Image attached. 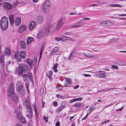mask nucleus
I'll return each instance as SVG.
<instances>
[{"mask_svg": "<svg viewBox=\"0 0 126 126\" xmlns=\"http://www.w3.org/2000/svg\"><path fill=\"white\" fill-rule=\"evenodd\" d=\"M23 116L22 113L20 112H18L17 114V118L18 120H20V118Z\"/></svg>", "mask_w": 126, "mask_h": 126, "instance_id": "473e14b6", "label": "nucleus"}, {"mask_svg": "<svg viewBox=\"0 0 126 126\" xmlns=\"http://www.w3.org/2000/svg\"><path fill=\"white\" fill-rule=\"evenodd\" d=\"M39 0H32L34 2H37L39 1Z\"/></svg>", "mask_w": 126, "mask_h": 126, "instance_id": "774afa93", "label": "nucleus"}, {"mask_svg": "<svg viewBox=\"0 0 126 126\" xmlns=\"http://www.w3.org/2000/svg\"><path fill=\"white\" fill-rule=\"evenodd\" d=\"M20 45L22 48H24L26 46L25 42L23 41H21L20 42Z\"/></svg>", "mask_w": 126, "mask_h": 126, "instance_id": "c756f323", "label": "nucleus"}, {"mask_svg": "<svg viewBox=\"0 0 126 126\" xmlns=\"http://www.w3.org/2000/svg\"><path fill=\"white\" fill-rule=\"evenodd\" d=\"M81 103L80 102L79 103H77L75 104L74 106L77 107H79L81 106Z\"/></svg>", "mask_w": 126, "mask_h": 126, "instance_id": "f704fd0d", "label": "nucleus"}, {"mask_svg": "<svg viewBox=\"0 0 126 126\" xmlns=\"http://www.w3.org/2000/svg\"><path fill=\"white\" fill-rule=\"evenodd\" d=\"M99 77L100 78H105L106 75L105 72L103 71H100L99 72Z\"/></svg>", "mask_w": 126, "mask_h": 126, "instance_id": "dca6fc26", "label": "nucleus"}, {"mask_svg": "<svg viewBox=\"0 0 126 126\" xmlns=\"http://www.w3.org/2000/svg\"><path fill=\"white\" fill-rule=\"evenodd\" d=\"M44 19V18L43 16L39 15L37 16L36 17V21L38 23L41 24L43 23Z\"/></svg>", "mask_w": 126, "mask_h": 126, "instance_id": "1a4fd4ad", "label": "nucleus"}, {"mask_svg": "<svg viewBox=\"0 0 126 126\" xmlns=\"http://www.w3.org/2000/svg\"><path fill=\"white\" fill-rule=\"evenodd\" d=\"M0 63L2 66H3L4 64V57L3 55H2L0 57Z\"/></svg>", "mask_w": 126, "mask_h": 126, "instance_id": "bb28decb", "label": "nucleus"}, {"mask_svg": "<svg viewBox=\"0 0 126 126\" xmlns=\"http://www.w3.org/2000/svg\"><path fill=\"white\" fill-rule=\"evenodd\" d=\"M83 76H85V77H90V75L89 74H83Z\"/></svg>", "mask_w": 126, "mask_h": 126, "instance_id": "603ef678", "label": "nucleus"}, {"mask_svg": "<svg viewBox=\"0 0 126 126\" xmlns=\"http://www.w3.org/2000/svg\"><path fill=\"white\" fill-rule=\"evenodd\" d=\"M63 87H64L63 86L60 87H58V88L59 89H62L63 88Z\"/></svg>", "mask_w": 126, "mask_h": 126, "instance_id": "69168bd1", "label": "nucleus"}, {"mask_svg": "<svg viewBox=\"0 0 126 126\" xmlns=\"http://www.w3.org/2000/svg\"><path fill=\"white\" fill-rule=\"evenodd\" d=\"M20 120H19V121L21 123H24L26 122V120L24 117L22 116L20 118Z\"/></svg>", "mask_w": 126, "mask_h": 126, "instance_id": "2f4dec72", "label": "nucleus"}, {"mask_svg": "<svg viewBox=\"0 0 126 126\" xmlns=\"http://www.w3.org/2000/svg\"><path fill=\"white\" fill-rule=\"evenodd\" d=\"M21 23V19L19 17H17L15 21V23L16 25L18 26Z\"/></svg>", "mask_w": 126, "mask_h": 126, "instance_id": "aec40b11", "label": "nucleus"}, {"mask_svg": "<svg viewBox=\"0 0 126 126\" xmlns=\"http://www.w3.org/2000/svg\"><path fill=\"white\" fill-rule=\"evenodd\" d=\"M56 96L58 98H62L63 96L59 94L56 95Z\"/></svg>", "mask_w": 126, "mask_h": 126, "instance_id": "a18cd8bd", "label": "nucleus"}, {"mask_svg": "<svg viewBox=\"0 0 126 126\" xmlns=\"http://www.w3.org/2000/svg\"><path fill=\"white\" fill-rule=\"evenodd\" d=\"M75 99H76V101H81L82 99V98L81 97H80L78 98H76Z\"/></svg>", "mask_w": 126, "mask_h": 126, "instance_id": "49530a36", "label": "nucleus"}, {"mask_svg": "<svg viewBox=\"0 0 126 126\" xmlns=\"http://www.w3.org/2000/svg\"><path fill=\"white\" fill-rule=\"evenodd\" d=\"M4 7L7 10H10L11 9L12 6L10 4V3L5 2L3 4Z\"/></svg>", "mask_w": 126, "mask_h": 126, "instance_id": "9d476101", "label": "nucleus"}, {"mask_svg": "<svg viewBox=\"0 0 126 126\" xmlns=\"http://www.w3.org/2000/svg\"><path fill=\"white\" fill-rule=\"evenodd\" d=\"M109 121H110L109 120H107L106 121H104L103 122H102V123H101V124L103 125V124H105L107 123L108 122H109Z\"/></svg>", "mask_w": 126, "mask_h": 126, "instance_id": "c03bdc74", "label": "nucleus"}, {"mask_svg": "<svg viewBox=\"0 0 126 126\" xmlns=\"http://www.w3.org/2000/svg\"><path fill=\"white\" fill-rule=\"evenodd\" d=\"M34 40L33 38L31 37H29L27 38V42L28 44H30Z\"/></svg>", "mask_w": 126, "mask_h": 126, "instance_id": "b1692460", "label": "nucleus"}, {"mask_svg": "<svg viewBox=\"0 0 126 126\" xmlns=\"http://www.w3.org/2000/svg\"><path fill=\"white\" fill-rule=\"evenodd\" d=\"M17 85V84H16ZM23 88V86L22 85H17L16 88V90L18 91H19Z\"/></svg>", "mask_w": 126, "mask_h": 126, "instance_id": "cd10ccee", "label": "nucleus"}, {"mask_svg": "<svg viewBox=\"0 0 126 126\" xmlns=\"http://www.w3.org/2000/svg\"><path fill=\"white\" fill-rule=\"evenodd\" d=\"M110 40H111V41H110V42H115L116 41V39H110Z\"/></svg>", "mask_w": 126, "mask_h": 126, "instance_id": "3c124183", "label": "nucleus"}, {"mask_svg": "<svg viewBox=\"0 0 126 126\" xmlns=\"http://www.w3.org/2000/svg\"><path fill=\"white\" fill-rule=\"evenodd\" d=\"M21 65H20L18 68H16V70L18 71V72L19 74L21 75L22 74L23 71L22 68L21 66Z\"/></svg>", "mask_w": 126, "mask_h": 126, "instance_id": "a211bd4d", "label": "nucleus"}, {"mask_svg": "<svg viewBox=\"0 0 126 126\" xmlns=\"http://www.w3.org/2000/svg\"><path fill=\"white\" fill-rule=\"evenodd\" d=\"M118 16H126V14H122L120 15H118Z\"/></svg>", "mask_w": 126, "mask_h": 126, "instance_id": "0e129e2a", "label": "nucleus"}, {"mask_svg": "<svg viewBox=\"0 0 126 126\" xmlns=\"http://www.w3.org/2000/svg\"><path fill=\"white\" fill-rule=\"evenodd\" d=\"M64 22L62 19L58 21L57 24L54 23L48 26V31L53 33L56 30L58 31L63 25Z\"/></svg>", "mask_w": 126, "mask_h": 126, "instance_id": "f257e3e1", "label": "nucleus"}, {"mask_svg": "<svg viewBox=\"0 0 126 126\" xmlns=\"http://www.w3.org/2000/svg\"><path fill=\"white\" fill-rule=\"evenodd\" d=\"M58 49V47H55L54 49L52 50L51 53L50 54V55H52L54 54L56 52Z\"/></svg>", "mask_w": 126, "mask_h": 126, "instance_id": "a878e982", "label": "nucleus"}, {"mask_svg": "<svg viewBox=\"0 0 126 126\" xmlns=\"http://www.w3.org/2000/svg\"><path fill=\"white\" fill-rule=\"evenodd\" d=\"M27 62L28 64L31 67L32 66L33 63V61H32L28 59L27 60Z\"/></svg>", "mask_w": 126, "mask_h": 126, "instance_id": "7c9ffc66", "label": "nucleus"}, {"mask_svg": "<svg viewBox=\"0 0 126 126\" xmlns=\"http://www.w3.org/2000/svg\"><path fill=\"white\" fill-rule=\"evenodd\" d=\"M81 26V25H78L77 26L76 25V24H74L71 27V28H77L78 27H80Z\"/></svg>", "mask_w": 126, "mask_h": 126, "instance_id": "e433bc0d", "label": "nucleus"}, {"mask_svg": "<svg viewBox=\"0 0 126 126\" xmlns=\"http://www.w3.org/2000/svg\"><path fill=\"white\" fill-rule=\"evenodd\" d=\"M111 5L112 6L116 7H122V5L119 4H112Z\"/></svg>", "mask_w": 126, "mask_h": 126, "instance_id": "c9c22d12", "label": "nucleus"}, {"mask_svg": "<svg viewBox=\"0 0 126 126\" xmlns=\"http://www.w3.org/2000/svg\"><path fill=\"white\" fill-rule=\"evenodd\" d=\"M22 78H28V75L26 74H23L22 75Z\"/></svg>", "mask_w": 126, "mask_h": 126, "instance_id": "de8ad7c7", "label": "nucleus"}, {"mask_svg": "<svg viewBox=\"0 0 126 126\" xmlns=\"http://www.w3.org/2000/svg\"><path fill=\"white\" fill-rule=\"evenodd\" d=\"M26 25H22L19 28L18 31L20 33L23 32L26 29Z\"/></svg>", "mask_w": 126, "mask_h": 126, "instance_id": "2eb2a0df", "label": "nucleus"}, {"mask_svg": "<svg viewBox=\"0 0 126 126\" xmlns=\"http://www.w3.org/2000/svg\"><path fill=\"white\" fill-rule=\"evenodd\" d=\"M72 83L71 79H66L65 82L64 84V87H67L70 86V85Z\"/></svg>", "mask_w": 126, "mask_h": 126, "instance_id": "ddd939ff", "label": "nucleus"}, {"mask_svg": "<svg viewBox=\"0 0 126 126\" xmlns=\"http://www.w3.org/2000/svg\"><path fill=\"white\" fill-rule=\"evenodd\" d=\"M123 107H122V108H120L119 109L116 110L117 111H121L122 110V109H123Z\"/></svg>", "mask_w": 126, "mask_h": 126, "instance_id": "052dcab7", "label": "nucleus"}, {"mask_svg": "<svg viewBox=\"0 0 126 126\" xmlns=\"http://www.w3.org/2000/svg\"><path fill=\"white\" fill-rule=\"evenodd\" d=\"M64 34L65 35H68L69 36H70L72 35V34L70 32H66L64 33Z\"/></svg>", "mask_w": 126, "mask_h": 126, "instance_id": "09e8293b", "label": "nucleus"}, {"mask_svg": "<svg viewBox=\"0 0 126 126\" xmlns=\"http://www.w3.org/2000/svg\"><path fill=\"white\" fill-rule=\"evenodd\" d=\"M116 64L120 66H123L125 65V63L124 62L122 61H119L118 62L116 63Z\"/></svg>", "mask_w": 126, "mask_h": 126, "instance_id": "c85d7f7f", "label": "nucleus"}, {"mask_svg": "<svg viewBox=\"0 0 126 126\" xmlns=\"http://www.w3.org/2000/svg\"><path fill=\"white\" fill-rule=\"evenodd\" d=\"M48 27L47 28H45L43 29L42 30L40 31L39 32L37 35V38L40 39L42 38L43 36L45 35L46 33H52V32H48Z\"/></svg>", "mask_w": 126, "mask_h": 126, "instance_id": "39448f33", "label": "nucleus"}, {"mask_svg": "<svg viewBox=\"0 0 126 126\" xmlns=\"http://www.w3.org/2000/svg\"><path fill=\"white\" fill-rule=\"evenodd\" d=\"M5 54L6 56L8 57L10 55L11 50L8 48H6L4 50Z\"/></svg>", "mask_w": 126, "mask_h": 126, "instance_id": "412c9836", "label": "nucleus"}, {"mask_svg": "<svg viewBox=\"0 0 126 126\" xmlns=\"http://www.w3.org/2000/svg\"><path fill=\"white\" fill-rule=\"evenodd\" d=\"M102 91H104L105 92H106L109 91V90L108 88H106L105 89H103Z\"/></svg>", "mask_w": 126, "mask_h": 126, "instance_id": "864d4df0", "label": "nucleus"}, {"mask_svg": "<svg viewBox=\"0 0 126 126\" xmlns=\"http://www.w3.org/2000/svg\"><path fill=\"white\" fill-rule=\"evenodd\" d=\"M55 125L56 126H60V122L59 121H58L56 123Z\"/></svg>", "mask_w": 126, "mask_h": 126, "instance_id": "8fccbe9b", "label": "nucleus"}, {"mask_svg": "<svg viewBox=\"0 0 126 126\" xmlns=\"http://www.w3.org/2000/svg\"><path fill=\"white\" fill-rule=\"evenodd\" d=\"M76 54L75 52L72 51L71 52L70 56L69 58V59L72 60L73 58H75L76 56Z\"/></svg>", "mask_w": 126, "mask_h": 126, "instance_id": "f3484780", "label": "nucleus"}, {"mask_svg": "<svg viewBox=\"0 0 126 126\" xmlns=\"http://www.w3.org/2000/svg\"><path fill=\"white\" fill-rule=\"evenodd\" d=\"M100 24L102 26H105L107 27L110 26H112L113 24L112 22L109 21H104L100 23Z\"/></svg>", "mask_w": 126, "mask_h": 126, "instance_id": "6e6552de", "label": "nucleus"}, {"mask_svg": "<svg viewBox=\"0 0 126 126\" xmlns=\"http://www.w3.org/2000/svg\"><path fill=\"white\" fill-rule=\"evenodd\" d=\"M76 99H73L71 100L70 102H69V103H72L73 102H75V101H76Z\"/></svg>", "mask_w": 126, "mask_h": 126, "instance_id": "37998d69", "label": "nucleus"}, {"mask_svg": "<svg viewBox=\"0 0 126 126\" xmlns=\"http://www.w3.org/2000/svg\"><path fill=\"white\" fill-rule=\"evenodd\" d=\"M111 67L113 68H114L115 69H117L118 68V66L117 65H112L111 66Z\"/></svg>", "mask_w": 126, "mask_h": 126, "instance_id": "4c0bfd02", "label": "nucleus"}, {"mask_svg": "<svg viewBox=\"0 0 126 126\" xmlns=\"http://www.w3.org/2000/svg\"><path fill=\"white\" fill-rule=\"evenodd\" d=\"M28 78L29 79H32V74L31 73H29L28 75Z\"/></svg>", "mask_w": 126, "mask_h": 126, "instance_id": "58836bf2", "label": "nucleus"}, {"mask_svg": "<svg viewBox=\"0 0 126 126\" xmlns=\"http://www.w3.org/2000/svg\"><path fill=\"white\" fill-rule=\"evenodd\" d=\"M51 2L49 0L46 1L42 6V10L45 13H48L50 8Z\"/></svg>", "mask_w": 126, "mask_h": 126, "instance_id": "20e7f679", "label": "nucleus"}, {"mask_svg": "<svg viewBox=\"0 0 126 126\" xmlns=\"http://www.w3.org/2000/svg\"><path fill=\"white\" fill-rule=\"evenodd\" d=\"M53 69L54 70V71L55 72H57L58 70L57 69V68H53Z\"/></svg>", "mask_w": 126, "mask_h": 126, "instance_id": "680f3d73", "label": "nucleus"}, {"mask_svg": "<svg viewBox=\"0 0 126 126\" xmlns=\"http://www.w3.org/2000/svg\"><path fill=\"white\" fill-rule=\"evenodd\" d=\"M45 104V102H43L42 103V108H43L44 107V106Z\"/></svg>", "mask_w": 126, "mask_h": 126, "instance_id": "338daca9", "label": "nucleus"}, {"mask_svg": "<svg viewBox=\"0 0 126 126\" xmlns=\"http://www.w3.org/2000/svg\"><path fill=\"white\" fill-rule=\"evenodd\" d=\"M58 66V64L57 63H55L53 66V68H57V67Z\"/></svg>", "mask_w": 126, "mask_h": 126, "instance_id": "5fc2aeb1", "label": "nucleus"}, {"mask_svg": "<svg viewBox=\"0 0 126 126\" xmlns=\"http://www.w3.org/2000/svg\"><path fill=\"white\" fill-rule=\"evenodd\" d=\"M20 65H21V66L24 72L26 73L29 71V68L27 65L24 64H20Z\"/></svg>", "mask_w": 126, "mask_h": 126, "instance_id": "f8f14e48", "label": "nucleus"}, {"mask_svg": "<svg viewBox=\"0 0 126 126\" xmlns=\"http://www.w3.org/2000/svg\"><path fill=\"white\" fill-rule=\"evenodd\" d=\"M33 110L35 112V117H37L38 113L37 112V108L36 106V105L35 104L33 105Z\"/></svg>", "mask_w": 126, "mask_h": 126, "instance_id": "393cba45", "label": "nucleus"}, {"mask_svg": "<svg viewBox=\"0 0 126 126\" xmlns=\"http://www.w3.org/2000/svg\"><path fill=\"white\" fill-rule=\"evenodd\" d=\"M14 84L11 83L8 90V95L9 96H11L13 95L14 92Z\"/></svg>", "mask_w": 126, "mask_h": 126, "instance_id": "423d86ee", "label": "nucleus"}, {"mask_svg": "<svg viewBox=\"0 0 126 126\" xmlns=\"http://www.w3.org/2000/svg\"><path fill=\"white\" fill-rule=\"evenodd\" d=\"M93 110V108H89L88 110H89L90 112H91Z\"/></svg>", "mask_w": 126, "mask_h": 126, "instance_id": "bf43d9fd", "label": "nucleus"}, {"mask_svg": "<svg viewBox=\"0 0 126 126\" xmlns=\"http://www.w3.org/2000/svg\"><path fill=\"white\" fill-rule=\"evenodd\" d=\"M9 19L11 25H13L14 23L13 15H10L9 16Z\"/></svg>", "mask_w": 126, "mask_h": 126, "instance_id": "6ab92c4d", "label": "nucleus"}, {"mask_svg": "<svg viewBox=\"0 0 126 126\" xmlns=\"http://www.w3.org/2000/svg\"><path fill=\"white\" fill-rule=\"evenodd\" d=\"M36 22L34 21L31 22L29 25V29L32 30L36 26Z\"/></svg>", "mask_w": 126, "mask_h": 126, "instance_id": "4468645a", "label": "nucleus"}, {"mask_svg": "<svg viewBox=\"0 0 126 126\" xmlns=\"http://www.w3.org/2000/svg\"><path fill=\"white\" fill-rule=\"evenodd\" d=\"M26 111V115L28 118L30 119L32 116V110L31 108L27 109Z\"/></svg>", "mask_w": 126, "mask_h": 126, "instance_id": "0eeeda50", "label": "nucleus"}, {"mask_svg": "<svg viewBox=\"0 0 126 126\" xmlns=\"http://www.w3.org/2000/svg\"><path fill=\"white\" fill-rule=\"evenodd\" d=\"M82 18H83V21H85L86 20H90V18H89L86 17H82Z\"/></svg>", "mask_w": 126, "mask_h": 126, "instance_id": "ea45409f", "label": "nucleus"}, {"mask_svg": "<svg viewBox=\"0 0 126 126\" xmlns=\"http://www.w3.org/2000/svg\"><path fill=\"white\" fill-rule=\"evenodd\" d=\"M11 62L10 61H9L8 62L7 64L6 68H7V65L11 63Z\"/></svg>", "mask_w": 126, "mask_h": 126, "instance_id": "e2e57ef3", "label": "nucleus"}, {"mask_svg": "<svg viewBox=\"0 0 126 126\" xmlns=\"http://www.w3.org/2000/svg\"><path fill=\"white\" fill-rule=\"evenodd\" d=\"M26 85V86L27 88V91H28V92H29V84H28L26 83L25 84Z\"/></svg>", "mask_w": 126, "mask_h": 126, "instance_id": "a19ab883", "label": "nucleus"}, {"mask_svg": "<svg viewBox=\"0 0 126 126\" xmlns=\"http://www.w3.org/2000/svg\"><path fill=\"white\" fill-rule=\"evenodd\" d=\"M79 85H77L76 86H75L74 87V89H76V88H78L79 87Z\"/></svg>", "mask_w": 126, "mask_h": 126, "instance_id": "13d9d810", "label": "nucleus"}, {"mask_svg": "<svg viewBox=\"0 0 126 126\" xmlns=\"http://www.w3.org/2000/svg\"><path fill=\"white\" fill-rule=\"evenodd\" d=\"M26 56V54L24 51H21L19 54V51H16L14 53V58L18 62H20L21 59H24Z\"/></svg>", "mask_w": 126, "mask_h": 126, "instance_id": "7ed1b4c3", "label": "nucleus"}, {"mask_svg": "<svg viewBox=\"0 0 126 126\" xmlns=\"http://www.w3.org/2000/svg\"><path fill=\"white\" fill-rule=\"evenodd\" d=\"M52 74V72L51 71H49L48 73L47 74V76L49 78L51 79Z\"/></svg>", "mask_w": 126, "mask_h": 126, "instance_id": "72a5a7b5", "label": "nucleus"}, {"mask_svg": "<svg viewBox=\"0 0 126 126\" xmlns=\"http://www.w3.org/2000/svg\"><path fill=\"white\" fill-rule=\"evenodd\" d=\"M53 104L55 107H56L58 106L57 102L56 101H54L53 102Z\"/></svg>", "mask_w": 126, "mask_h": 126, "instance_id": "79ce46f5", "label": "nucleus"}, {"mask_svg": "<svg viewBox=\"0 0 126 126\" xmlns=\"http://www.w3.org/2000/svg\"><path fill=\"white\" fill-rule=\"evenodd\" d=\"M24 104L27 109L31 108L30 104L28 100L25 99L24 100Z\"/></svg>", "mask_w": 126, "mask_h": 126, "instance_id": "9b49d317", "label": "nucleus"}, {"mask_svg": "<svg viewBox=\"0 0 126 126\" xmlns=\"http://www.w3.org/2000/svg\"><path fill=\"white\" fill-rule=\"evenodd\" d=\"M64 38H70L69 37H66L64 36H62L60 38L55 37V38L54 39L55 40L58 41L61 40L62 39H64Z\"/></svg>", "mask_w": 126, "mask_h": 126, "instance_id": "4be33fe9", "label": "nucleus"}, {"mask_svg": "<svg viewBox=\"0 0 126 126\" xmlns=\"http://www.w3.org/2000/svg\"><path fill=\"white\" fill-rule=\"evenodd\" d=\"M43 119H44L45 120V122H48V120L47 119V120H46V117L45 116H43Z\"/></svg>", "mask_w": 126, "mask_h": 126, "instance_id": "4d7b16f0", "label": "nucleus"}, {"mask_svg": "<svg viewBox=\"0 0 126 126\" xmlns=\"http://www.w3.org/2000/svg\"><path fill=\"white\" fill-rule=\"evenodd\" d=\"M8 18L5 16L2 17L0 21V25L2 30H6L8 27Z\"/></svg>", "mask_w": 126, "mask_h": 126, "instance_id": "f03ea898", "label": "nucleus"}, {"mask_svg": "<svg viewBox=\"0 0 126 126\" xmlns=\"http://www.w3.org/2000/svg\"><path fill=\"white\" fill-rule=\"evenodd\" d=\"M83 54L86 56V57H87L89 58H91L92 57V56L87 55L86 54H85V53H83Z\"/></svg>", "mask_w": 126, "mask_h": 126, "instance_id": "6e6d98bb", "label": "nucleus"}, {"mask_svg": "<svg viewBox=\"0 0 126 126\" xmlns=\"http://www.w3.org/2000/svg\"><path fill=\"white\" fill-rule=\"evenodd\" d=\"M65 106L63 105L62 104H61V105L60 107L58 108L56 110V111L57 112H59L63 109L64 107Z\"/></svg>", "mask_w": 126, "mask_h": 126, "instance_id": "5701e85b", "label": "nucleus"}]
</instances>
